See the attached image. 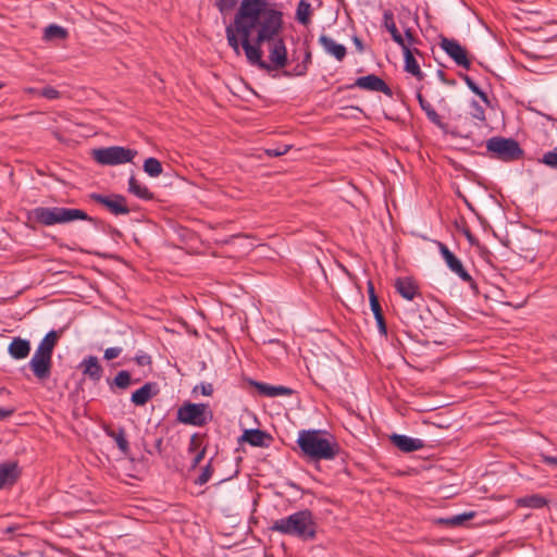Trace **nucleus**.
Masks as SVG:
<instances>
[{
  "label": "nucleus",
  "instance_id": "obj_1",
  "mask_svg": "<svg viewBox=\"0 0 557 557\" xmlns=\"http://www.w3.org/2000/svg\"><path fill=\"white\" fill-rule=\"evenodd\" d=\"M235 28L242 38L248 63L270 72L271 64L262 60L260 46L274 39L280 30H284V20L235 14Z\"/></svg>",
  "mask_w": 557,
  "mask_h": 557
},
{
  "label": "nucleus",
  "instance_id": "obj_2",
  "mask_svg": "<svg viewBox=\"0 0 557 557\" xmlns=\"http://www.w3.org/2000/svg\"><path fill=\"white\" fill-rule=\"evenodd\" d=\"M297 444L310 460H334L341 453L335 437L323 430H301Z\"/></svg>",
  "mask_w": 557,
  "mask_h": 557
},
{
  "label": "nucleus",
  "instance_id": "obj_3",
  "mask_svg": "<svg viewBox=\"0 0 557 557\" xmlns=\"http://www.w3.org/2000/svg\"><path fill=\"white\" fill-rule=\"evenodd\" d=\"M27 219L45 226L67 224L78 220L88 221L96 226L104 225L103 221L90 216L82 209L65 207H36L28 211Z\"/></svg>",
  "mask_w": 557,
  "mask_h": 557
},
{
  "label": "nucleus",
  "instance_id": "obj_4",
  "mask_svg": "<svg viewBox=\"0 0 557 557\" xmlns=\"http://www.w3.org/2000/svg\"><path fill=\"white\" fill-rule=\"evenodd\" d=\"M318 524L309 509L296 511L288 517L274 520L271 531L297 537L302 541H312L317 537Z\"/></svg>",
  "mask_w": 557,
  "mask_h": 557
},
{
  "label": "nucleus",
  "instance_id": "obj_5",
  "mask_svg": "<svg viewBox=\"0 0 557 557\" xmlns=\"http://www.w3.org/2000/svg\"><path fill=\"white\" fill-rule=\"evenodd\" d=\"M58 339L59 333L54 330L49 331L28 362L34 376L40 382H45L51 376L52 355Z\"/></svg>",
  "mask_w": 557,
  "mask_h": 557
},
{
  "label": "nucleus",
  "instance_id": "obj_6",
  "mask_svg": "<svg viewBox=\"0 0 557 557\" xmlns=\"http://www.w3.org/2000/svg\"><path fill=\"white\" fill-rule=\"evenodd\" d=\"M486 149L491 157L504 162L517 161L523 157V150L513 138L494 136L487 139Z\"/></svg>",
  "mask_w": 557,
  "mask_h": 557
},
{
  "label": "nucleus",
  "instance_id": "obj_7",
  "mask_svg": "<svg viewBox=\"0 0 557 557\" xmlns=\"http://www.w3.org/2000/svg\"><path fill=\"white\" fill-rule=\"evenodd\" d=\"M213 419V412L208 404L185 401L178 407L176 420L193 426H205Z\"/></svg>",
  "mask_w": 557,
  "mask_h": 557
},
{
  "label": "nucleus",
  "instance_id": "obj_8",
  "mask_svg": "<svg viewBox=\"0 0 557 557\" xmlns=\"http://www.w3.org/2000/svg\"><path fill=\"white\" fill-rule=\"evenodd\" d=\"M235 14L284 20L282 8L270 0H242Z\"/></svg>",
  "mask_w": 557,
  "mask_h": 557
},
{
  "label": "nucleus",
  "instance_id": "obj_9",
  "mask_svg": "<svg viewBox=\"0 0 557 557\" xmlns=\"http://www.w3.org/2000/svg\"><path fill=\"white\" fill-rule=\"evenodd\" d=\"M94 160L102 165H119L132 162L137 151L122 146H111L92 150Z\"/></svg>",
  "mask_w": 557,
  "mask_h": 557
},
{
  "label": "nucleus",
  "instance_id": "obj_10",
  "mask_svg": "<svg viewBox=\"0 0 557 557\" xmlns=\"http://www.w3.org/2000/svg\"><path fill=\"white\" fill-rule=\"evenodd\" d=\"M89 199L96 203L103 206L113 215H126L131 212L127 206V199L121 194L102 195L91 193Z\"/></svg>",
  "mask_w": 557,
  "mask_h": 557
},
{
  "label": "nucleus",
  "instance_id": "obj_11",
  "mask_svg": "<svg viewBox=\"0 0 557 557\" xmlns=\"http://www.w3.org/2000/svg\"><path fill=\"white\" fill-rule=\"evenodd\" d=\"M438 251L445 260L447 267L454 272L461 281L468 283L470 287L475 288L476 284L469 272L465 269L462 262L457 258L449 248L442 242H436Z\"/></svg>",
  "mask_w": 557,
  "mask_h": 557
},
{
  "label": "nucleus",
  "instance_id": "obj_12",
  "mask_svg": "<svg viewBox=\"0 0 557 557\" xmlns=\"http://www.w3.org/2000/svg\"><path fill=\"white\" fill-rule=\"evenodd\" d=\"M283 30H280L274 39L267 41L270 44L269 50V64H271V71L281 70L287 65V48L285 40L282 37Z\"/></svg>",
  "mask_w": 557,
  "mask_h": 557
},
{
  "label": "nucleus",
  "instance_id": "obj_13",
  "mask_svg": "<svg viewBox=\"0 0 557 557\" xmlns=\"http://www.w3.org/2000/svg\"><path fill=\"white\" fill-rule=\"evenodd\" d=\"M354 87H359L361 89L370 91H380L387 97L393 96L392 88L381 77H379L375 74L360 76L352 84L347 85L345 87H338V91H342L343 89H351Z\"/></svg>",
  "mask_w": 557,
  "mask_h": 557
},
{
  "label": "nucleus",
  "instance_id": "obj_14",
  "mask_svg": "<svg viewBox=\"0 0 557 557\" xmlns=\"http://www.w3.org/2000/svg\"><path fill=\"white\" fill-rule=\"evenodd\" d=\"M440 47L458 66L470 70L471 61L468 57V51L456 39L442 37Z\"/></svg>",
  "mask_w": 557,
  "mask_h": 557
},
{
  "label": "nucleus",
  "instance_id": "obj_15",
  "mask_svg": "<svg viewBox=\"0 0 557 557\" xmlns=\"http://www.w3.org/2000/svg\"><path fill=\"white\" fill-rule=\"evenodd\" d=\"M391 443L403 453H412L422 449L425 444L420 438H412L403 434H392Z\"/></svg>",
  "mask_w": 557,
  "mask_h": 557
},
{
  "label": "nucleus",
  "instance_id": "obj_16",
  "mask_svg": "<svg viewBox=\"0 0 557 557\" xmlns=\"http://www.w3.org/2000/svg\"><path fill=\"white\" fill-rule=\"evenodd\" d=\"M394 287L407 300H413L416 296L420 295L419 285L412 277H397Z\"/></svg>",
  "mask_w": 557,
  "mask_h": 557
},
{
  "label": "nucleus",
  "instance_id": "obj_17",
  "mask_svg": "<svg viewBox=\"0 0 557 557\" xmlns=\"http://www.w3.org/2000/svg\"><path fill=\"white\" fill-rule=\"evenodd\" d=\"M240 441L253 447H268L272 441V436L260 429H248L244 431Z\"/></svg>",
  "mask_w": 557,
  "mask_h": 557
},
{
  "label": "nucleus",
  "instance_id": "obj_18",
  "mask_svg": "<svg viewBox=\"0 0 557 557\" xmlns=\"http://www.w3.org/2000/svg\"><path fill=\"white\" fill-rule=\"evenodd\" d=\"M158 394V384L156 382H147L132 394L131 401L135 406H145L152 397Z\"/></svg>",
  "mask_w": 557,
  "mask_h": 557
},
{
  "label": "nucleus",
  "instance_id": "obj_19",
  "mask_svg": "<svg viewBox=\"0 0 557 557\" xmlns=\"http://www.w3.org/2000/svg\"><path fill=\"white\" fill-rule=\"evenodd\" d=\"M78 368L82 369L83 373L94 382H99L102 377L103 368L99 363L98 358L95 356H88L87 358L83 359Z\"/></svg>",
  "mask_w": 557,
  "mask_h": 557
},
{
  "label": "nucleus",
  "instance_id": "obj_20",
  "mask_svg": "<svg viewBox=\"0 0 557 557\" xmlns=\"http://www.w3.org/2000/svg\"><path fill=\"white\" fill-rule=\"evenodd\" d=\"M21 474L16 462H5L0 465V490L13 485Z\"/></svg>",
  "mask_w": 557,
  "mask_h": 557
},
{
  "label": "nucleus",
  "instance_id": "obj_21",
  "mask_svg": "<svg viewBox=\"0 0 557 557\" xmlns=\"http://www.w3.org/2000/svg\"><path fill=\"white\" fill-rule=\"evenodd\" d=\"M251 384L257 388L258 393L267 397L290 396L294 391L283 385H270L268 383L252 381Z\"/></svg>",
  "mask_w": 557,
  "mask_h": 557
},
{
  "label": "nucleus",
  "instance_id": "obj_22",
  "mask_svg": "<svg viewBox=\"0 0 557 557\" xmlns=\"http://www.w3.org/2000/svg\"><path fill=\"white\" fill-rule=\"evenodd\" d=\"M319 44L323 47L324 51L333 55L337 61H343L347 54V49L344 45L335 42L331 37L321 35Z\"/></svg>",
  "mask_w": 557,
  "mask_h": 557
},
{
  "label": "nucleus",
  "instance_id": "obj_23",
  "mask_svg": "<svg viewBox=\"0 0 557 557\" xmlns=\"http://www.w3.org/2000/svg\"><path fill=\"white\" fill-rule=\"evenodd\" d=\"M30 342L22 337H13L8 346L9 355L15 360L25 359L30 352Z\"/></svg>",
  "mask_w": 557,
  "mask_h": 557
},
{
  "label": "nucleus",
  "instance_id": "obj_24",
  "mask_svg": "<svg viewBox=\"0 0 557 557\" xmlns=\"http://www.w3.org/2000/svg\"><path fill=\"white\" fill-rule=\"evenodd\" d=\"M383 26L391 34L392 39L400 47L405 48V39L399 33L396 23L394 21V13L391 10H386L383 13Z\"/></svg>",
  "mask_w": 557,
  "mask_h": 557
},
{
  "label": "nucleus",
  "instance_id": "obj_25",
  "mask_svg": "<svg viewBox=\"0 0 557 557\" xmlns=\"http://www.w3.org/2000/svg\"><path fill=\"white\" fill-rule=\"evenodd\" d=\"M417 99L420 104V108L424 113L426 114L430 122L435 124L441 129L446 131L447 125L443 123L442 117L438 115V113L434 110V108L431 106V103L424 99L422 94L420 91L417 92Z\"/></svg>",
  "mask_w": 557,
  "mask_h": 557
},
{
  "label": "nucleus",
  "instance_id": "obj_26",
  "mask_svg": "<svg viewBox=\"0 0 557 557\" xmlns=\"http://www.w3.org/2000/svg\"><path fill=\"white\" fill-rule=\"evenodd\" d=\"M403 54H404V61H405V71L413 75L417 79L421 81L423 79V73L420 69L419 63L417 62L416 58L413 57V52L411 51V48H408L405 46V48H401Z\"/></svg>",
  "mask_w": 557,
  "mask_h": 557
},
{
  "label": "nucleus",
  "instance_id": "obj_27",
  "mask_svg": "<svg viewBox=\"0 0 557 557\" xmlns=\"http://www.w3.org/2000/svg\"><path fill=\"white\" fill-rule=\"evenodd\" d=\"M139 379L133 380L131 373L127 370H121L116 373V375L112 379H108V384L111 389L117 387L120 389H126L133 383H138Z\"/></svg>",
  "mask_w": 557,
  "mask_h": 557
},
{
  "label": "nucleus",
  "instance_id": "obj_28",
  "mask_svg": "<svg viewBox=\"0 0 557 557\" xmlns=\"http://www.w3.org/2000/svg\"><path fill=\"white\" fill-rule=\"evenodd\" d=\"M516 504L518 507L540 509L545 507L548 500L540 494H533L518 498Z\"/></svg>",
  "mask_w": 557,
  "mask_h": 557
},
{
  "label": "nucleus",
  "instance_id": "obj_29",
  "mask_svg": "<svg viewBox=\"0 0 557 557\" xmlns=\"http://www.w3.org/2000/svg\"><path fill=\"white\" fill-rule=\"evenodd\" d=\"M128 191L143 200H152L154 198L153 193L140 184L134 175L128 180Z\"/></svg>",
  "mask_w": 557,
  "mask_h": 557
},
{
  "label": "nucleus",
  "instance_id": "obj_30",
  "mask_svg": "<svg viewBox=\"0 0 557 557\" xmlns=\"http://www.w3.org/2000/svg\"><path fill=\"white\" fill-rule=\"evenodd\" d=\"M312 14V9L310 2L307 0H300L297 4L296 9V20L301 25L307 26L310 23V16Z\"/></svg>",
  "mask_w": 557,
  "mask_h": 557
},
{
  "label": "nucleus",
  "instance_id": "obj_31",
  "mask_svg": "<svg viewBox=\"0 0 557 557\" xmlns=\"http://www.w3.org/2000/svg\"><path fill=\"white\" fill-rule=\"evenodd\" d=\"M107 434L113 438L119 447V449L124 454L127 455L129 451V444L126 438L125 430L123 428H120L117 431H108Z\"/></svg>",
  "mask_w": 557,
  "mask_h": 557
},
{
  "label": "nucleus",
  "instance_id": "obj_32",
  "mask_svg": "<svg viewBox=\"0 0 557 557\" xmlns=\"http://www.w3.org/2000/svg\"><path fill=\"white\" fill-rule=\"evenodd\" d=\"M225 33H226V39H227L228 46L234 50V52L237 55H239L240 54L239 47L242 46V41L239 42V40L237 38V35H239V34L236 32L235 21L233 22V24L226 26Z\"/></svg>",
  "mask_w": 557,
  "mask_h": 557
},
{
  "label": "nucleus",
  "instance_id": "obj_33",
  "mask_svg": "<svg viewBox=\"0 0 557 557\" xmlns=\"http://www.w3.org/2000/svg\"><path fill=\"white\" fill-rule=\"evenodd\" d=\"M66 37L67 30L57 24H51L45 28L44 38L46 40L65 39Z\"/></svg>",
  "mask_w": 557,
  "mask_h": 557
},
{
  "label": "nucleus",
  "instance_id": "obj_34",
  "mask_svg": "<svg viewBox=\"0 0 557 557\" xmlns=\"http://www.w3.org/2000/svg\"><path fill=\"white\" fill-rule=\"evenodd\" d=\"M144 171L151 177H158L162 171L161 162L153 157H149L144 162Z\"/></svg>",
  "mask_w": 557,
  "mask_h": 557
},
{
  "label": "nucleus",
  "instance_id": "obj_35",
  "mask_svg": "<svg viewBox=\"0 0 557 557\" xmlns=\"http://www.w3.org/2000/svg\"><path fill=\"white\" fill-rule=\"evenodd\" d=\"M371 310L373 312V315H374V319L376 321V324H377V329L380 331V333L382 335H386L387 334V327H386V323H385V319H384V315H383V311H382V307L380 304H375V305H371Z\"/></svg>",
  "mask_w": 557,
  "mask_h": 557
},
{
  "label": "nucleus",
  "instance_id": "obj_36",
  "mask_svg": "<svg viewBox=\"0 0 557 557\" xmlns=\"http://www.w3.org/2000/svg\"><path fill=\"white\" fill-rule=\"evenodd\" d=\"M474 512L455 515L445 519H441L440 522L446 525L456 527L461 525L465 521L471 519Z\"/></svg>",
  "mask_w": 557,
  "mask_h": 557
},
{
  "label": "nucleus",
  "instance_id": "obj_37",
  "mask_svg": "<svg viewBox=\"0 0 557 557\" xmlns=\"http://www.w3.org/2000/svg\"><path fill=\"white\" fill-rule=\"evenodd\" d=\"M539 163H542L549 169L557 170V147L545 152L542 158L539 159Z\"/></svg>",
  "mask_w": 557,
  "mask_h": 557
},
{
  "label": "nucleus",
  "instance_id": "obj_38",
  "mask_svg": "<svg viewBox=\"0 0 557 557\" xmlns=\"http://www.w3.org/2000/svg\"><path fill=\"white\" fill-rule=\"evenodd\" d=\"M470 114L474 120L479 121L480 123L486 122L485 110L482 106L479 104L478 101L472 100L470 103Z\"/></svg>",
  "mask_w": 557,
  "mask_h": 557
},
{
  "label": "nucleus",
  "instance_id": "obj_39",
  "mask_svg": "<svg viewBox=\"0 0 557 557\" xmlns=\"http://www.w3.org/2000/svg\"><path fill=\"white\" fill-rule=\"evenodd\" d=\"M213 468L211 465V460L206 465V467L202 469L201 473L198 475V478L195 480V484L197 485H205L212 476Z\"/></svg>",
  "mask_w": 557,
  "mask_h": 557
},
{
  "label": "nucleus",
  "instance_id": "obj_40",
  "mask_svg": "<svg viewBox=\"0 0 557 557\" xmlns=\"http://www.w3.org/2000/svg\"><path fill=\"white\" fill-rule=\"evenodd\" d=\"M238 0H215V7L223 14L233 10Z\"/></svg>",
  "mask_w": 557,
  "mask_h": 557
},
{
  "label": "nucleus",
  "instance_id": "obj_41",
  "mask_svg": "<svg viewBox=\"0 0 557 557\" xmlns=\"http://www.w3.org/2000/svg\"><path fill=\"white\" fill-rule=\"evenodd\" d=\"M39 95L46 99L53 100L60 98V91L54 87L46 86L40 91Z\"/></svg>",
  "mask_w": 557,
  "mask_h": 557
},
{
  "label": "nucleus",
  "instance_id": "obj_42",
  "mask_svg": "<svg viewBox=\"0 0 557 557\" xmlns=\"http://www.w3.org/2000/svg\"><path fill=\"white\" fill-rule=\"evenodd\" d=\"M289 149H290L289 145H283V146H280L277 148L267 149L265 153L269 157H281V156H284L285 153H287L289 151Z\"/></svg>",
  "mask_w": 557,
  "mask_h": 557
},
{
  "label": "nucleus",
  "instance_id": "obj_43",
  "mask_svg": "<svg viewBox=\"0 0 557 557\" xmlns=\"http://www.w3.org/2000/svg\"><path fill=\"white\" fill-rule=\"evenodd\" d=\"M201 442H202V440L199 434H197V433L193 434L190 437V441H189L188 453L193 454V453L198 451V448L201 445Z\"/></svg>",
  "mask_w": 557,
  "mask_h": 557
},
{
  "label": "nucleus",
  "instance_id": "obj_44",
  "mask_svg": "<svg viewBox=\"0 0 557 557\" xmlns=\"http://www.w3.org/2000/svg\"><path fill=\"white\" fill-rule=\"evenodd\" d=\"M405 39V46L408 48H411V46L416 45L419 39L414 36L413 30L411 28L405 29V36H403Z\"/></svg>",
  "mask_w": 557,
  "mask_h": 557
},
{
  "label": "nucleus",
  "instance_id": "obj_45",
  "mask_svg": "<svg viewBox=\"0 0 557 557\" xmlns=\"http://www.w3.org/2000/svg\"><path fill=\"white\" fill-rule=\"evenodd\" d=\"M122 352L121 347H110L104 350L103 358L106 360H113L117 358Z\"/></svg>",
  "mask_w": 557,
  "mask_h": 557
},
{
  "label": "nucleus",
  "instance_id": "obj_46",
  "mask_svg": "<svg viewBox=\"0 0 557 557\" xmlns=\"http://www.w3.org/2000/svg\"><path fill=\"white\" fill-rule=\"evenodd\" d=\"M134 360L140 367L150 366L152 363L151 357L145 352L136 355Z\"/></svg>",
  "mask_w": 557,
  "mask_h": 557
},
{
  "label": "nucleus",
  "instance_id": "obj_47",
  "mask_svg": "<svg viewBox=\"0 0 557 557\" xmlns=\"http://www.w3.org/2000/svg\"><path fill=\"white\" fill-rule=\"evenodd\" d=\"M367 288H368V294H369L370 306L371 305H375V304H380L379 297L375 294L374 285H373V283L371 281L368 282Z\"/></svg>",
  "mask_w": 557,
  "mask_h": 557
},
{
  "label": "nucleus",
  "instance_id": "obj_48",
  "mask_svg": "<svg viewBox=\"0 0 557 557\" xmlns=\"http://www.w3.org/2000/svg\"><path fill=\"white\" fill-rule=\"evenodd\" d=\"M198 389H200L203 396H211L213 393V386L210 383H201L200 385H197L194 388V392H197Z\"/></svg>",
  "mask_w": 557,
  "mask_h": 557
},
{
  "label": "nucleus",
  "instance_id": "obj_49",
  "mask_svg": "<svg viewBox=\"0 0 557 557\" xmlns=\"http://www.w3.org/2000/svg\"><path fill=\"white\" fill-rule=\"evenodd\" d=\"M194 454H195V456L191 460L190 469H195L201 462V460L203 459V457L206 455V447L201 448L200 450H198Z\"/></svg>",
  "mask_w": 557,
  "mask_h": 557
},
{
  "label": "nucleus",
  "instance_id": "obj_50",
  "mask_svg": "<svg viewBox=\"0 0 557 557\" xmlns=\"http://www.w3.org/2000/svg\"><path fill=\"white\" fill-rule=\"evenodd\" d=\"M460 77L473 94L480 88L469 75L461 73Z\"/></svg>",
  "mask_w": 557,
  "mask_h": 557
},
{
  "label": "nucleus",
  "instance_id": "obj_51",
  "mask_svg": "<svg viewBox=\"0 0 557 557\" xmlns=\"http://www.w3.org/2000/svg\"><path fill=\"white\" fill-rule=\"evenodd\" d=\"M541 459L545 465L557 469V457L541 454Z\"/></svg>",
  "mask_w": 557,
  "mask_h": 557
},
{
  "label": "nucleus",
  "instance_id": "obj_52",
  "mask_svg": "<svg viewBox=\"0 0 557 557\" xmlns=\"http://www.w3.org/2000/svg\"><path fill=\"white\" fill-rule=\"evenodd\" d=\"M14 413L13 408H0V421L10 418Z\"/></svg>",
  "mask_w": 557,
  "mask_h": 557
},
{
  "label": "nucleus",
  "instance_id": "obj_53",
  "mask_svg": "<svg viewBox=\"0 0 557 557\" xmlns=\"http://www.w3.org/2000/svg\"><path fill=\"white\" fill-rule=\"evenodd\" d=\"M352 42L357 49L358 52H363L364 51V46H363V42L362 40L358 37V36H354L352 37Z\"/></svg>",
  "mask_w": 557,
  "mask_h": 557
},
{
  "label": "nucleus",
  "instance_id": "obj_54",
  "mask_svg": "<svg viewBox=\"0 0 557 557\" xmlns=\"http://www.w3.org/2000/svg\"><path fill=\"white\" fill-rule=\"evenodd\" d=\"M475 95H478L481 100L487 106L490 107L491 106V101L486 95V92H484L481 88H479L476 91H474Z\"/></svg>",
  "mask_w": 557,
  "mask_h": 557
},
{
  "label": "nucleus",
  "instance_id": "obj_55",
  "mask_svg": "<svg viewBox=\"0 0 557 557\" xmlns=\"http://www.w3.org/2000/svg\"><path fill=\"white\" fill-rule=\"evenodd\" d=\"M463 234H465L466 238L468 239V242L471 245L476 244L478 240H476L475 236L471 233V231L469 228L463 230Z\"/></svg>",
  "mask_w": 557,
  "mask_h": 557
},
{
  "label": "nucleus",
  "instance_id": "obj_56",
  "mask_svg": "<svg viewBox=\"0 0 557 557\" xmlns=\"http://www.w3.org/2000/svg\"><path fill=\"white\" fill-rule=\"evenodd\" d=\"M308 69L306 64H298L295 69V74L298 76L305 75L307 73Z\"/></svg>",
  "mask_w": 557,
  "mask_h": 557
},
{
  "label": "nucleus",
  "instance_id": "obj_57",
  "mask_svg": "<svg viewBox=\"0 0 557 557\" xmlns=\"http://www.w3.org/2000/svg\"><path fill=\"white\" fill-rule=\"evenodd\" d=\"M154 448L158 451L159 455L163 454V438L159 437L154 442Z\"/></svg>",
  "mask_w": 557,
  "mask_h": 557
},
{
  "label": "nucleus",
  "instance_id": "obj_58",
  "mask_svg": "<svg viewBox=\"0 0 557 557\" xmlns=\"http://www.w3.org/2000/svg\"><path fill=\"white\" fill-rule=\"evenodd\" d=\"M311 59H312L311 52L306 51L305 58L302 60V64H306L308 66L311 63Z\"/></svg>",
  "mask_w": 557,
  "mask_h": 557
},
{
  "label": "nucleus",
  "instance_id": "obj_59",
  "mask_svg": "<svg viewBox=\"0 0 557 557\" xmlns=\"http://www.w3.org/2000/svg\"><path fill=\"white\" fill-rule=\"evenodd\" d=\"M17 530V527L15 525H10L8 528H5L2 533L3 534H12V533H15V531Z\"/></svg>",
  "mask_w": 557,
  "mask_h": 557
},
{
  "label": "nucleus",
  "instance_id": "obj_60",
  "mask_svg": "<svg viewBox=\"0 0 557 557\" xmlns=\"http://www.w3.org/2000/svg\"><path fill=\"white\" fill-rule=\"evenodd\" d=\"M437 76L443 83H448V79L445 77V73L442 70L437 71Z\"/></svg>",
  "mask_w": 557,
  "mask_h": 557
},
{
  "label": "nucleus",
  "instance_id": "obj_61",
  "mask_svg": "<svg viewBox=\"0 0 557 557\" xmlns=\"http://www.w3.org/2000/svg\"><path fill=\"white\" fill-rule=\"evenodd\" d=\"M411 51L413 52V57L417 54V55H421V52L419 49L417 48H411Z\"/></svg>",
  "mask_w": 557,
  "mask_h": 557
},
{
  "label": "nucleus",
  "instance_id": "obj_62",
  "mask_svg": "<svg viewBox=\"0 0 557 557\" xmlns=\"http://www.w3.org/2000/svg\"><path fill=\"white\" fill-rule=\"evenodd\" d=\"M446 84H447V85H455V84H456V82H455L454 79H451V81H449V79H448V83H446Z\"/></svg>",
  "mask_w": 557,
  "mask_h": 557
},
{
  "label": "nucleus",
  "instance_id": "obj_63",
  "mask_svg": "<svg viewBox=\"0 0 557 557\" xmlns=\"http://www.w3.org/2000/svg\"><path fill=\"white\" fill-rule=\"evenodd\" d=\"M2 86H3V85L0 83V88H2Z\"/></svg>",
  "mask_w": 557,
  "mask_h": 557
}]
</instances>
